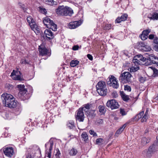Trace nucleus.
<instances>
[{
	"label": "nucleus",
	"instance_id": "6e6552de",
	"mask_svg": "<svg viewBox=\"0 0 158 158\" xmlns=\"http://www.w3.org/2000/svg\"><path fill=\"white\" fill-rule=\"evenodd\" d=\"M44 38L47 40H50L54 38V36L53 34L50 29H46L44 31Z\"/></svg>",
	"mask_w": 158,
	"mask_h": 158
},
{
	"label": "nucleus",
	"instance_id": "7c9ffc66",
	"mask_svg": "<svg viewBox=\"0 0 158 158\" xmlns=\"http://www.w3.org/2000/svg\"><path fill=\"white\" fill-rule=\"evenodd\" d=\"M77 152V150L74 148H72L69 152V154L71 156H75Z\"/></svg>",
	"mask_w": 158,
	"mask_h": 158
},
{
	"label": "nucleus",
	"instance_id": "9d476101",
	"mask_svg": "<svg viewBox=\"0 0 158 158\" xmlns=\"http://www.w3.org/2000/svg\"><path fill=\"white\" fill-rule=\"evenodd\" d=\"M64 6L63 5L59 6L55 10L56 14L58 16H64Z\"/></svg>",
	"mask_w": 158,
	"mask_h": 158
},
{
	"label": "nucleus",
	"instance_id": "c9c22d12",
	"mask_svg": "<svg viewBox=\"0 0 158 158\" xmlns=\"http://www.w3.org/2000/svg\"><path fill=\"white\" fill-rule=\"evenodd\" d=\"M91 106V104H90L89 103H87V104H85L83 106V107H81L80 108H83V109L84 108H85L86 109H87V110H89V109L90 108V107Z\"/></svg>",
	"mask_w": 158,
	"mask_h": 158
},
{
	"label": "nucleus",
	"instance_id": "69168bd1",
	"mask_svg": "<svg viewBox=\"0 0 158 158\" xmlns=\"http://www.w3.org/2000/svg\"><path fill=\"white\" fill-rule=\"evenodd\" d=\"M127 123H125L121 127H123V130L124 129V128L127 125Z\"/></svg>",
	"mask_w": 158,
	"mask_h": 158
},
{
	"label": "nucleus",
	"instance_id": "cd10ccee",
	"mask_svg": "<svg viewBox=\"0 0 158 158\" xmlns=\"http://www.w3.org/2000/svg\"><path fill=\"white\" fill-rule=\"evenodd\" d=\"M47 3L50 5H56L57 3L56 2L54 1V0H46L45 1Z\"/></svg>",
	"mask_w": 158,
	"mask_h": 158
},
{
	"label": "nucleus",
	"instance_id": "0e129e2a",
	"mask_svg": "<svg viewBox=\"0 0 158 158\" xmlns=\"http://www.w3.org/2000/svg\"><path fill=\"white\" fill-rule=\"evenodd\" d=\"M40 10L42 11H43V12L45 13L47 12L46 10L44 8H41L40 9Z\"/></svg>",
	"mask_w": 158,
	"mask_h": 158
},
{
	"label": "nucleus",
	"instance_id": "37998d69",
	"mask_svg": "<svg viewBox=\"0 0 158 158\" xmlns=\"http://www.w3.org/2000/svg\"><path fill=\"white\" fill-rule=\"evenodd\" d=\"M140 36L141 39L143 40H145L148 37V36L146 35L145 34H143L142 33Z\"/></svg>",
	"mask_w": 158,
	"mask_h": 158
},
{
	"label": "nucleus",
	"instance_id": "2f4dec72",
	"mask_svg": "<svg viewBox=\"0 0 158 158\" xmlns=\"http://www.w3.org/2000/svg\"><path fill=\"white\" fill-rule=\"evenodd\" d=\"M82 138L85 141H86L88 139V136L87 133L85 132H83L81 135Z\"/></svg>",
	"mask_w": 158,
	"mask_h": 158
},
{
	"label": "nucleus",
	"instance_id": "de8ad7c7",
	"mask_svg": "<svg viewBox=\"0 0 158 158\" xmlns=\"http://www.w3.org/2000/svg\"><path fill=\"white\" fill-rule=\"evenodd\" d=\"M123 127H120L117 130L116 132V134H121L123 131Z\"/></svg>",
	"mask_w": 158,
	"mask_h": 158
},
{
	"label": "nucleus",
	"instance_id": "0eeeda50",
	"mask_svg": "<svg viewBox=\"0 0 158 158\" xmlns=\"http://www.w3.org/2000/svg\"><path fill=\"white\" fill-rule=\"evenodd\" d=\"M106 106L107 107H110L112 110L117 109L119 107L118 103L114 99L108 101L106 103Z\"/></svg>",
	"mask_w": 158,
	"mask_h": 158
},
{
	"label": "nucleus",
	"instance_id": "1a4fd4ad",
	"mask_svg": "<svg viewBox=\"0 0 158 158\" xmlns=\"http://www.w3.org/2000/svg\"><path fill=\"white\" fill-rule=\"evenodd\" d=\"M5 155L9 157H11L14 154V149L12 147H7L3 149Z\"/></svg>",
	"mask_w": 158,
	"mask_h": 158
},
{
	"label": "nucleus",
	"instance_id": "79ce46f5",
	"mask_svg": "<svg viewBox=\"0 0 158 158\" xmlns=\"http://www.w3.org/2000/svg\"><path fill=\"white\" fill-rule=\"evenodd\" d=\"M56 152L55 155V156L56 158H60V153L59 149H57L56 150Z\"/></svg>",
	"mask_w": 158,
	"mask_h": 158
},
{
	"label": "nucleus",
	"instance_id": "a18cd8bd",
	"mask_svg": "<svg viewBox=\"0 0 158 158\" xmlns=\"http://www.w3.org/2000/svg\"><path fill=\"white\" fill-rule=\"evenodd\" d=\"M24 87L25 86L24 85H18V88L19 89V91L25 89L24 88Z\"/></svg>",
	"mask_w": 158,
	"mask_h": 158
},
{
	"label": "nucleus",
	"instance_id": "a878e982",
	"mask_svg": "<svg viewBox=\"0 0 158 158\" xmlns=\"http://www.w3.org/2000/svg\"><path fill=\"white\" fill-rule=\"evenodd\" d=\"M66 125L67 127L70 129H73L75 127L73 121L71 120L67 122Z\"/></svg>",
	"mask_w": 158,
	"mask_h": 158
},
{
	"label": "nucleus",
	"instance_id": "4468645a",
	"mask_svg": "<svg viewBox=\"0 0 158 158\" xmlns=\"http://www.w3.org/2000/svg\"><path fill=\"white\" fill-rule=\"evenodd\" d=\"M155 145L153 144L152 146H150L148 150H145L144 152L145 153L146 152V155L147 156H149L150 154L155 150Z\"/></svg>",
	"mask_w": 158,
	"mask_h": 158
},
{
	"label": "nucleus",
	"instance_id": "4c0bfd02",
	"mask_svg": "<svg viewBox=\"0 0 158 158\" xmlns=\"http://www.w3.org/2000/svg\"><path fill=\"white\" fill-rule=\"evenodd\" d=\"M27 92V90L26 89H25L23 90L19 91V95H20L21 96H24V95L26 94Z\"/></svg>",
	"mask_w": 158,
	"mask_h": 158
},
{
	"label": "nucleus",
	"instance_id": "c03bdc74",
	"mask_svg": "<svg viewBox=\"0 0 158 158\" xmlns=\"http://www.w3.org/2000/svg\"><path fill=\"white\" fill-rule=\"evenodd\" d=\"M124 90L128 92H130L131 90V87L128 85H124Z\"/></svg>",
	"mask_w": 158,
	"mask_h": 158
},
{
	"label": "nucleus",
	"instance_id": "4d7b16f0",
	"mask_svg": "<svg viewBox=\"0 0 158 158\" xmlns=\"http://www.w3.org/2000/svg\"><path fill=\"white\" fill-rule=\"evenodd\" d=\"M14 79L17 80H21V78L20 76L19 75H16L14 77Z\"/></svg>",
	"mask_w": 158,
	"mask_h": 158
},
{
	"label": "nucleus",
	"instance_id": "e433bc0d",
	"mask_svg": "<svg viewBox=\"0 0 158 158\" xmlns=\"http://www.w3.org/2000/svg\"><path fill=\"white\" fill-rule=\"evenodd\" d=\"M95 110H92L90 111L89 114V116L91 117V118H94L95 116V114H94Z\"/></svg>",
	"mask_w": 158,
	"mask_h": 158
},
{
	"label": "nucleus",
	"instance_id": "58836bf2",
	"mask_svg": "<svg viewBox=\"0 0 158 158\" xmlns=\"http://www.w3.org/2000/svg\"><path fill=\"white\" fill-rule=\"evenodd\" d=\"M120 110V113L122 115L124 116L127 114V112L125 111L124 109L121 108Z\"/></svg>",
	"mask_w": 158,
	"mask_h": 158
},
{
	"label": "nucleus",
	"instance_id": "aec40b11",
	"mask_svg": "<svg viewBox=\"0 0 158 158\" xmlns=\"http://www.w3.org/2000/svg\"><path fill=\"white\" fill-rule=\"evenodd\" d=\"M150 141V139L149 138L143 137L141 140L142 144L144 146L147 143H149Z\"/></svg>",
	"mask_w": 158,
	"mask_h": 158
},
{
	"label": "nucleus",
	"instance_id": "dca6fc26",
	"mask_svg": "<svg viewBox=\"0 0 158 158\" xmlns=\"http://www.w3.org/2000/svg\"><path fill=\"white\" fill-rule=\"evenodd\" d=\"M116 80V78L114 76L110 75L107 79V84L110 86Z\"/></svg>",
	"mask_w": 158,
	"mask_h": 158
},
{
	"label": "nucleus",
	"instance_id": "bb28decb",
	"mask_svg": "<svg viewBox=\"0 0 158 158\" xmlns=\"http://www.w3.org/2000/svg\"><path fill=\"white\" fill-rule=\"evenodd\" d=\"M79 61L77 60H72L70 63V66L74 67L78 64Z\"/></svg>",
	"mask_w": 158,
	"mask_h": 158
},
{
	"label": "nucleus",
	"instance_id": "4be33fe9",
	"mask_svg": "<svg viewBox=\"0 0 158 158\" xmlns=\"http://www.w3.org/2000/svg\"><path fill=\"white\" fill-rule=\"evenodd\" d=\"M57 27V25L53 22V23H52L51 24L49 25L47 28H49V29H52V31H56Z\"/></svg>",
	"mask_w": 158,
	"mask_h": 158
},
{
	"label": "nucleus",
	"instance_id": "f704fd0d",
	"mask_svg": "<svg viewBox=\"0 0 158 158\" xmlns=\"http://www.w3.org/2000/svg\"><path fill=\"white\" fill-rule=\"evenodd\" d=\"M146 59V58L144 59V58L143 57V56L141 54H138L134 56L133 59Z\"/></svg>",
	"mask_w": 158,
	"mask_h": 158
},
{
	"label": "nucleus",
	"instance_id": "ddd939ff",
	"mask_svg": "<svg viewBox=\"0 0 158 158\" xmlns=\"http://www.w3.org/2000/svg\"><path fill=\"white\" fill-rule=\"evenodd\" d=\"M128 15L126 14H123L121 17H118L116 19L115 23H120L122 21H124L126 20Z\"/></svg>",
	"mask_w": 158,
	"mask_h": 158
},
{
	"label": "nucleus",
	"instance_id": "f3484780",
	"mask_svg": "<svg viewBox=\"0 0 158 158\" xmlns=\"http://www.w3.org/2000/svg\"><path fill=\"white\" fill-rule=\"evenodd\" d=\"M133 61L135 65H145L146 64V60H133Z\"/></svg>",
	"mask_w": 158,
	"mask_h": 158
},
{
	"label": "nucleus",
	"instance_id": "393cba45",
	"mask_svg": "<svg viewBox=\"0 0 158 158\" xmlns=\"http://www.w3.org/2000/svg\"><path fill=\"white\" fill-rule=\"evenodd\" d=\"M154 43L156 44L154 47V49L156 51H158V38L156 37L153 40Z\"/></svg>",
	"mask_w": 158,
	"mask_h": 158
},
{
	"label": "nucleus",
	"instance_id": "338daca9",
	"mask_svg": "<svg viewBox=\"0 0 158 158\" xmlns=\"http://www.w3.org/2000/svg\"><path fill=\"white\" fill-rule=\"evenodd\" d=\"M148 111L147 110H146V111L145 113V114H144V115H145V116H148Z\"/></svg>",
	"mask_w": 158,
	"mask_h": 158
},
{
	"label": "nucleus",
	"instance_id": "ea45409f",
	"mask_svg": "<svg viewBox=\"0 0 158 158\" xmlns=\"http://www.w3.org/2000/svg\"><path fill=\"white\" fill-rule=\"evenodd\" d=\"M103 141V139L102 138H98L97 139L96 141V144L100 145L102 142Z\"/></svg>",
	"mask_w": 158,
	"mask_h": 158
},
{
	"label": "nucleus",
	"instance_id": "412c9836",
	"mask_svg": "<svg viewBox=\"0 0 158 158\" xmlns=\"http://www.w3.org/2000/svg\"><path fill=\"white\" fill-rule=\"evenodd\" d=\"M148 17L151 19L158 20V13L156 12H154L152 14H150L148 15Z\"/></svg>",
	"mask_w": 158,
	"mask_h": 158
},
{
	"label": "nucleus",
	"instance_id": "2eb2a0df",
	"mask_svg": "<svg viewBox=\"0 0 158 158\" xmlns=\"http://www.w3.org/2000/svg\"><path fill=\"white\" fill-rule=\"evenodd\" d=\"M145 44V42L143 41L139 42L136 44L135 47L143 51V50H146L144 47Z\"/></svg>",
	"mask_w": 158,
	"mask_h": 158
},
{
	"label": "nucleus",
	"instance_id": "a19ab883",
	"mask_svg": "<svg viewBox=\"0 0 158 158\" xmlns=\"http://www.w3.org/2000/svg\"><path fill=\"white\" fill-rule=\"evenodd\" d=\"M32 24V25H30L31 28L32 30L35 31V29L37 28V25L35 24V23Z\"/></svg>",
	"mask_w": 158,
	"mask_h": 158
},
{
	"label": "nucleus",
	"instance_id": "423d86ee",
	"mask_svg": "<svg viewBox=\"0 0 158 158\" xmlns=\"http://www.w3.org/2000/svg\"><path fill=\"white\" fill-rule=\"evenodd\" d=\"M53 145V142L52 140H50L48 142L45 144V147L47 150L49 148L48 151L46 153L48 155L47 156L50 158L51 157V154L52 153V149Z\"/></svg>",
	"mask_w": 158,
	"mask_h": 158
},
{
	"label": "nucleus",
	"instance_id": "b1692460",
	"mask_svg": "<svg viewBox=\"0 0 158 158\" xmlns=\"http://www.w3.org/2000/svg\"><path fill=\"white\" fill-rule=\"evenodd\" d=\"M144 114V111H142L139 114H137L133 118L135 121H138L139 119L142 118Z\"/></svg>",
	"mask_w": 158,
	"mask_h": 158
},
{
	"label": "nucleus",
	"instance_id": "f03ea898",
	"mask_svg": "<svg viewBox=\"0 0 158 158\" xmlns=\"http://www.w3.org/2000/svg\"><path fill=\"white\" fill-rule=\"evenodd\" d=\"M97 91L101 96H105L106 94L107 89L105 82L101 81L98 82L96 85Z\"/></svg>",
	"mask_w": 158,
	"mask_h": 158
},
{
	"label": "nucleus",
	"instance_id": "f257e3e1",
	"mask_svg": "<svg viewBox=\"0 0 158 158\" xmlns=\"http://www.w3.org/2000/svg\"><path fill=\"white\" fill-rule=\"evenodd\" d=\"M2 103L5 104V106L10 108L15 107L17 105L16 101L13 96L9 94L4 93L1 96Z\"/></svg>",
	"mask_w": 158,
	"mask_h": 158
},
{
	"label": "nucleus",
	"instance_id": "052dcab7",
	"mask_svg": "<svg viewBox=\"0 0 158 158\" xmlns=\"http://www.w3.org/2000/svg\"><path fill=\"white\" fill-rule=\"evenodd\" d=\"M34 31L36 34L38 35L40 33L39 28L37 27V28L35 29Z\"/></svg>",
	"mask_w": 158,
	"mask_h": 158
},
{
	"label": "nucleus",
	"instance_id": "09e8293b",
	"mask_svg": "<svg viewBox=\"0 0 158 158\" xmlns=\"http://www.w3.org/2000/svg\"><path fill=\"white\" fill-rule=\"evenodd\" d=\"M144 47L146 50H143V51H150L151 49V48L150 46L147 45L146 44H145V46Z\"/></svg>",
	"mask_w": 158,
	"mask_h": 158
},
{
	"label": "nucleus",
	"instance_id": "680f3d73",
	"mask_svg": "<svg viewBox=\"0 0 158 158\" xmlns=\"http://www.w3.org/2000/svg\"><path fill=\"white\" fill-rule=\"evenodd\" d=\"M16 73L17 72L14 70L11 73V76H16Z\"/></svg>",
	"mask_w": 158,
	"mask_h": 158
},
{
	"label": "nucleus",
	"instance_id": "e2e57ef3",
	"mask_svg": "<svg viewBox=\"0 0 158 158\" xmlns=\"http://www.w3.org/2000/svg\"><path fill=\"white\" fill-rule=\"evenodd\" d=\"M87 57L89 59H93V56L90 54H87Z\"/></svg>",
	"mask_w": 158,
	"mask_h": 158
},
{
	"label": "nucleus",
	"instance_id": "3c124183",
	"mask_svg": "<svg viewBox=\"0 0 158 158\" xmlns=\"http://www.w3.org/2000/svg\"><path fill=\"white\" fill-rule=\"evenodd\" d=\"M150 32V30L149 29H147L145 30H144L143 32L142 33L143 34H145L146 35L148 36L149 33Z\"/></svg>",
	"mask_w": 158,
	"mask_h": 158
},
{
	"label": "nucleus",
	"instance_id": "603ef678",
	"mask_svg": "<svg viewBox=\"0 0 158 158\" xmlns=\"http://www.w3.org/2000/svg\"><path fill=\"white\" fill-rule=\"evenodd\" d=\"M148 118V116L144 115L141 120V122L142 123L146 122Z\"/></svg>",
	"mask_w": 158,
	"mask_h": 158
},
{
	"label": "nucleus",
	"instance_id": "20e7f679",
	"mask_svg": "<svg viewBox=\"0 0 158 158\" xmlns=\"http://www.w3.org/2000/svg\"><path fill=\"white\" fill-rule=\"evenodd\" d=\"M76 120L79 122H83L85 118V115L83 111V108H79L77 111L75 115Z\"/></svg>",
	"mask_w": 158,
	"mask_h": 158
},
{
	"label": "nucleus",
	"instance_id": "7ed1b4c3",
	"mask_svg": "<svg viewBox=\"0 0 158 158\" xmlns=\"http://www.w3.org/2000/svg\"><path fill=\"white\" fill-rule=\"evenodd\" d=\"M131 75L130 73L128 72H124L122 73L120 77L119 80L121 82H130V78Z\"/></svg>",
	"mask_w": 158,
	"mask_h": 158
},
{
	"label": "nucleus",
	"instance_id": "49530a36",
	"mask_svg": "<svg viewBox=\"0 0 158 158\" xmlns=\"http://www.w3.org/2000/svg\"><path fill=\"white\" fill-rule=\"evenodd\" d=\"M139 80L140 83H143L146 81V78L142 77H140L139 78Z\"/></svg>",
	"mask_w": 158,
	"mask_h": 158
},
{
	"label": "nucleus",
	"instance_id": "a211bd4d",
	"mask_svg": "<svg viewBox=\"0 0 158 158\" xmlns=\"http://www.w3.org/2000/svg\"><path fill=\"white\" fill-rule=\"evenodd\" d=\"M43 22L45 26H46L47 27L48 26H49V25L51 24L52 23H53V21L51 20L48 17H46L44 19Z\"/></svg>",
	"mask_w": 158,
	"mask_h": 158
},
{
	"label": "nucleus",
	"instance_id": "72a5a7b5",
	"mask_svg": "<svg viewBox=\"0 0 158 158\" xmlns=\"http://www.w3.org/2000/svg\"><path fill=\"white\" fill-rule=\"evenodd\" d=\"M153 72V75L154 77L158 76V69L153 68V67H150Z\"/></svg>",
	"mask_w": 158,
	"mask_h": 158
},
{
	"label": "nucleus",
	"instance_id": "bf43d9fd",
	"mask_svg": "<svg viewBox=\"0 0 158 158\" xmlns=\"http://www.w3.org/2000/svg\"><path fill=\"white\" fill-rule=\"evenodd\" d=\"M148 37L149 39H151V40H152L154 38L155 39V38L156 37H154V35L150 34L149 35Z\"/></svg>",
	"mask_w": 158,
	"mask_h": 158
},
{
	"label": "nucleus",
	"instance_id": "f8f14e48",
	"mask_svg": "<svg viewBox=\"0 0 158 158\" xmlns=\"http://www.w3.org/2000/svg\"><path fill=\"white\" fill-rule=\"evenodd\" d=\"M80 25L79 21H75L70 22L68 25V27L70 29H74L79 26Z\"/></svg>",
	"mask_w": 158,
	"mask_h": 158
},
{
	"label": "nucleus",
	"instance_id": "473e14b6",
	"mask_svg": "<svg viewBox=\"0 0 158 158\" xmlns=\"http://www.w3.org/2000/svg\"><path fill=\"white\" fill-rule=\"evenodd\" d=\"M110 86H112L114 88L117 89L118 88L119 86V85L118 83L116 80L115 81H114L112 84H111L110 85Z\"/></svg>",
	"mask_w": 158,
	"mask_h": 158
},
{
	"label": "nucleus",
	"instance_id": "5701e85b",
	"mask_svg": "<svg viewBox=\"0 0 158 158\" xmlns=\"http://www.w3.org/2000/svg\"><path fill=\"white\" fill-rule=\"evenodd\" d=\"M138 65H135L133 66H132L130 68V71L131 73L135 72H136L137 70L139 69V66H138Z\"/></svg>",
	"mask_w": 158,
	"mask_h": 158
},
{
	"label": "nucleus",
	"instance_id": "8fccbe9b",
	"mask_svg": "<svg viewBox=\"0 0 158 158\" xmlns=\"http://www.w3.org/2000/svg\"><path fill=\"white\" fill-rule=\"evenodd\" d=\"M103 123V121L102 119H98L96 121L97 124H102Z\"/></svg>",
	"mask_w": 158,
	"mask_h": 158
},
{
	"label": "nucleus",
	"instance_id": "5fc2aeb1",
	"mask_svg": "<svg viewBox=\"0 0 158 158\" xmlns=\"http://www.w3.org/2000/svg\"><path fill=\"white\" fill-rule=\"evenodd\" d=\"M89 132L90 135H93V136H97L96 133L93 130H90Z\"/></svg>",
	"mask_w": 158,
	"mask_h": 158
},
{
	"label": "nucleus",
	"instance_id": "9b49d317",
	"mask_svg": "<svg viewBox=\"0 0 158 158\" xmlns=\"http://www.w3.org/2000/svg\"><path fill=\"white\" fill-rule=\"evenodd\" d=\"M64 16H71L73 13V10L67 6H64Z\"/></svg>",
	"mask_w": 158,
	"mask_h": 158
},
{
	"label": "nucleus",
	"instance_id": "774afa93",
	"mask_svg": "<svg viewBox=\"0 0 158 158\" xmlns=\"http://www.w3.org/2000/svg\"><path fill=\"white\" fill-rule=\"evenodd\" d=\"M84 111L85 112H86L88 111L85 108H84L83 109V111Z\"/></svg>",
	"mask_w": 158,
	"mask_h": 158
},
{
	"label": "nucleus",
	"instance_id": "c756f323",
	"mask_svg": "<svg viewBox=\"0 0 158 158\" xmlns=\"http://www.w3.org/2000/svg\"><path fill=\"white\" fill-rule=\"evenodd\" d=\"M98 108L99 109V111L101 113H102V114H104L105 113L106 110L104 106L100 105L99 106Z\"/></svg>",
	"mask_w": 158,
	"mask_h": 158
},
{
	"label": "nucleus",
	"instance_id": "39448f33",
	"mask_svg": "<svg viewBox=\"0 0 158 158\" xmlns=\"http://www.w3.org/2000/svg\"><path fill=\"white\" fill-rule=\"evenodd\" d=\"M39 51L40 54L42 56L47 55L48 56H50L51 53L48 52V50L46 48L45 45L42 44L39 46Z\"/></svg>",
	"mask_w": 158,
	"mask_h": 158
},
{
	"label": "nucleus",
	"instance_id": "6ab92c4d",
	"mask_svg": "<svg viewBox=\"0 0 158 158\" xmlns=\"http://www.w3.org/2000/svg\"><path fill=\"white\" fill-rule=\"evenodd\" d=\"M120 94L123 101L127 102L129 99V96L126 95L123 91H120Z\"/></svg>",
	"mask_w": 158,
	"mask_h": 158
},
{
	"label": "nucleus",
	"instance_id": "c85d7f7f",
	"mask_svg": "<svg viewBox=\"0 0 158 158\" xmlns=\"http://www.w3.org/2000/svg\"><path fill=\"white\" fill-rule=\"evenodd\" d=\"M27 22L29 23V25H31V23H35L34 20L31 16H28L27 18Z\"/></svg>",
	"mask_w": 158,
	"mask_h": 158
},
{
	"label": "nucleus",
	"instance_id": "864d4df0",
	"mask_svg": "<svg viewBox=\"0 0 158 158\" xmlns=\"http://www.w3.org/2000/svg\"><path fill=\"white\" fill-rule=\"evenodd\" d=\"M111 25L109 24H106L104 27V29L106 30H109L111 28Z\"/></svg>",
	"mask_w": 158,
	"mask_h": 158
},
{
	"label": "nucleus",
	"instance_id": "6e6d98bb",
	"mask_svg": "<svg viewBox=\"0 0 158 158\" xmlns=\"http://www.w3.org/2000/svg\"><path fill=\"white\" fill-rule=\"evenodd\" d=\"M29 60H22L21 61L20 63L22 64H27L29 63Z\"/></svg>",
	"mask_w": 158,
	"mask_h": 158
},
{
	"label": "nucleus",
	"instance_id": "13d9d810",
	"mask_svg": "<svg viewBox=\"0 0 158 158\" xmlns=\"http://www.w3.org/2000/svg\"><path fill=\"white\" fill-rule=\"evenodd\" d=\"M79 46L77 45L74 46L72 48V49L73 50H77L79 49Z\"/></svg>",
	"mask_w": 158,
	"mask_h": 158
}]
</instances>
